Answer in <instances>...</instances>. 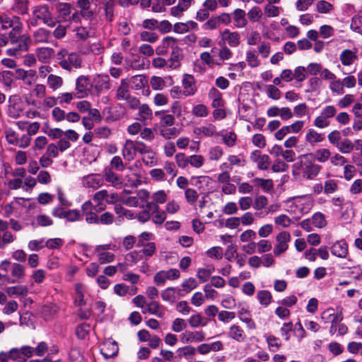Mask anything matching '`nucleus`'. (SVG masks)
Masks as SVG:
<instances>
[{
  "label": "nucleus",
  "mask_w": 362,
  "mask_h": 362,
  "mask_svg": "<svg viewBox=\"0 0 362 362\" xmlns=\"http://www.w3.org/2000/svg\"><path fill=\"white\" fill-rule=\"evenodd\" d=\"M104 177L105 180L115 187H119L122 185V178L110 168L105 169Z\"/></svg>",
  "instance_id": "nucleus-27"
},
{
  "label": "nucleus",
  "mask_w": 362,
  "mask_h": 362,
  "mask_svg": "<svg viewBox=\"0 0 362 362\" xmlns=\"http://www.w3.org/2000/svg\"><path fill=\"white\" fill-rule=\"evenodd\" d=\"M11 275L14 279H11L6 276V281L10 284H14L16 281H20L25 276V267L20 264L15 263L11 266Z\"/></svg>",
  "instance_id": "nucleus-22"
},
{
  "label": "nucleus",
  "mask_w": 362,
  "mask_h": 362,
  "mask_svg": "<svg viewBox=\"0 0 362 362\" xmlns=\"http://www.w3.org/2000/svg\"><path fill=\"white\" fill-rule=\"evenodd\" d=\"M142 313L144 314L148 313L158 317H162L164 315V309L158 301L153 300L146 304V308L142 310Z\"/></svg>",
  "instance_id": "nucleus-23"
},
{
  "label": "nucleus",
  "mask_w": 362,
  "mask_h": 362,
  "mask_svg": "<svg viewBox=\"0 0 362 362\" xmlns=\"http://www.w3.org/2000/svg\"><path fill=\"white\" fill-rule=\"evenodd\" d=\"M47 84L51 90L57 91L63 86L64 80L59 76L50 74L47 76Z\"/></svg>",
  "instance_id": "nucleus-28"
},
{
  "label": "nucleus",
  "mask_w": 362,
  "mask_h": 362,
  "mask_svg": "<svg viewBox=\"0 0 362 362\" xmlns=\"http://www.w3.org/2000/svg\"><path fill=\"white\" fill-rule=\"evenodd\" d=\"M228 337L239 343L244 342L247 338L243 329L237 325H232L229 327Z\"/></svg>",
  "instance_id": "nucleus-15"
},
{
  "label": "nucleus",
  "mask_w": 362,
  "mask_h": 362,
  "mask_svg": "<svg viewBox=\"0 0 362 362\" xmlns=\"http://www.w3.org/2000/svg\"><path fill=\"white\" fill-rule=\"evenodd\" d=\"M182 286L186 293H189L197 288V282L194 278L190 277L182 282Z\"/></svg>",
  "instance_id": "nucleus-64"
},
{
  "label": "nucleus",
  "mask_w": 362,
  "mask_h": 362,
  "mask_svg": "<svg viewBox=\"0 0 362 362\" xmlns=\"http://www.w3.org/2000/svg\"><path fill=\"white\" fill-rule=\"evenodd\" d=\"M291 240V235L286 231L279 233L276 237V245L274 249V254L279 256L281 254L287 250L288 243Z\"/></svg>",
  "instance_id": "nucleus-10"
},
{
  "label": "nucleus",
  "mask_w": 362,
  "mask_h": 362,
  "mask_svg": "<svg viewBox=\"0 0 362 362\" xmlns=\"http://www.w3.org/2000/svg\"><path fill=\"white\" fill-rule=\"evenodd\" d=\"M180 277V272L177 269H170L168 271H159L157 272L154 277V282L160 286L163 285L166 280H174Z\"/></svg>",
  "instance_id": "nucleus-9"
},
{
  "label": "nucleus",
  "mask_w": 362,
  "mask_h": 362,
  "mask_svg": "<svg viewBox=\"0 0 362 362\" xmlns=\"http://www.w3.org/2000/svg\"><path fill=\"white\" fill-rule=\"evenodd\" d=\"M282 8L279 7L272 4H266L264 7V12L265 15L269 18L277 17L281 11H282Z\"/></svg>",
  "instance_id": "nucleus-41"
},
{
  "label": "nucleus",
  "mask_w": 362,
  "mask_h": 362,
  "mask_svg": "<svg viewBox=\"0 0 362 362\" xmlns=\"http://www.w3.org/2000/svg\"><path fill=\"white\" fill-rule=\"evenodd\" d=\"M0 25L3 30L11 28V30L9 32V37L17 34H21L23 30V23L20 18L17 16L8 18L4 16Z\"/></svg>",
  "instance_id": "nucleus-6"
},
{
  "label": "nucleus",
  "mask_w": 362,
  "mask_h": 362,
  "mask_svg": "<svg viewBox=\"0 0 362 362\" xmlns=\"http://www.w3.org/2000/svg\"><path fill=\"white\" fill-rule=\"evenodd\" d=\"M130 95L129 79L123 78L116 90L115 98L117 100H125Z\"/></svg>",
  "instance_id": "nucleus-14"
},
{
  "label": "nucleus",
  "mask_w": 362,
  "mask_h": 362,
  "mask_svg": "<svg viewBox=\"0 0 362 362\" xmlns=\"http://www.w3.org/2000/svg\"><path fill=\"white\" fill-rule=\"evenodd\" d=\"M305 141L310 146H315L317 144L324 141L325 136L314 129H309L305 134Z\"/></svg>",
  "instance_id": "nucleus-25"
},
{
  "label": "nucleus",
  "mask_w": 362,
  "mask_h": 362,
  "mask_svg": "<svg viewBox=\"0 0 362 362\" xmlns=\"http://www.w3.org/2000/svg\"><path fill=\"white\" fill-rule=\"evenodd\" d=\"M330 90L338 95H341L344 93L342 82L340 80L334 79L329 84Z\"/></svg>",
  "instance_id": "nucleus-63"
},
{
  "label": "nucleus",
  "mask_w": 362,
  "mask_h": 362,
  "mask_svg": "<svg viewBox=\"0 0 362 362\" xmlns=\"http://www.w3.org/2000/svg\"><path fill=\"white\" fill-rule=\"evenodd\" d=\"M90 325L87 323H82L76 327V334L79 339H84L90 332Z\"/></svg>",
  "instance_id": "nucleus-56"
},
{
  "label": "nucleus",
  "mask_w": 362,
  "mask_h": 362,
  "mask_svg": "<svg viewBox=\"0 0 362 362\" xmlns=\"http://www.w3.org/2000/svg\"><path fill=\"white\" fill-rule=\"evenodd\" d=\"M204 338L205 333L203 331H185L180 335V340L184 344H187L192 341H202L204 339Z\"/></svg>",
  "instance_id": "nucleus-17"
},
{
  "label": "nucleus",
  "mask_w": 362,
  "mask_h": 362,
  "mask_svg": "<svg viewBox=\"0 0 362 362\" xmlns=\"http://www.w3.org/2000/svg\"><path fill=\"white\" fill-rule=\"evenodd\" d=\"M204 158L202 155H192L189 156V165L195 168H200L203 166Z\"/></svg>",
  "instance_id": "nucleus-50"
},
{
  "label": "nucleus",
  "mask_w": 362,
  "mask_h": 362,
  "mask_svg": "<svg viewBox=\"0 0 362 362\" xmlns=\"http://www.w3.org/2000/svg\"><path fill=\"white\" fill-rule=\"evenodd\" d=\"M252 182L257 186H259L262 188V189L265 192H269L272 190L274 187L273 182L270 179H263V178H255Z\"/></svg>",
  "instance_id": "nucleus-40"
},
{
  "label": "nucleus",
  "mask_w": 362,
  "mask_h": 362,
  "mask_svg": "<svg viewBox=\"0 0 362 362\" xmlns=\"http://www.w3.org/2000/svg\"><path fill=\"white\" fill-rule=\"evenodd\" d=\"M52 38V33L43 28L35 30L33 33V39L35 43H49Z\"/></svg>",
  "instance_id": "nucleus-20"
},
{
  "label": "nucleus",
  "mask_w": 362,
  "mask_h": 362,
  "mask_svg": "<svg viewBox=\"0 0 362 362\" xmlns=\"http://www.w3.org/2000/svg\"><path fill=\"white\" fill-rule=\"evenodd\" d=\"M232 19L234 25L237 28H243L247 25V19L246 18L245 11L241 8H236L232 13Z\"/></svg>",
  "instance_id": "nucleus-19"
},
{
  "label": "nucleus",
  "mask_w": 362,
  "mask_h": 362,
  "mask_svg": "<svg viewBox=\"0 0 362 362\" xmlns=\"http://www.w3.org/2000/svg\"><path fill=\"white\" fill-rule=\"evenodd\" d=\"M223 155V151L219 146H216L210 148L209 152V159L211 160H218Z\"/></svg>",
  "instance_id": "nucleus-54"
},
{
  "label": "nucleus",
  "mask_w": 362,
  "mask_h": 362,
  "mask_svg": "<svg viewBox=\"0 0 362 362\" xmlns=\"http://www.w3.org/2000/svg\"><path fill=\"white\" fill-rule=\"evenodd\" d=\"M221 40L230 47H237L240 43V35L235 31L231 32L226 29L221 34Z\"/></svg>",
  "instance_id": "nucleus-13"
},
{
  "label": "nucleus",
  "mask_w": 362,
  "mask_h": 362,
  "mask_svg": "<svg viewBox=\"0 0 362 362\" xmlns=\"http://www.w3.org/2000/svg\"><path fill=\"white\" fill-rule=\"evenodd\" d=\"M15 72L16 78L22 81H25L28 77L35 78L36 76V72L33 70L28 71L23 69H17Z\"/></svg>",
  "instance_id": "nucleus-51"
},
{
  "label": "nucleus",
  "mask_w": 362,
  "mask_h": 362,
  "mask_svg": "<svg viewBox=\"0 0 362 362\" xmlns=\"http://www.w3.org/2000/svg\"><path fill=\"white\" fill-rule=\"evenodd\" d=\"M331 152L328 148H322L317 149L313 153V160L319 163H325L330 159Z\"/></svg>",
  "instance_id": "nucleus-33"
},
{
  "label": "nucleus",
  "mask_w": 362,
  "mask_h": 362,
  "mask_svg": "<svg viewBox=\"0 0 362 362\" xmlns=\"http://www.w3.org/2000/svg\"><path fill=\"white\" fill-rule=\"evenodd\" d=\"M81 218V213L77 209L66 210L65 217L68 221L74 222L80 220Z\"/></svg>",
  "instance_id": "nucleus-60"
},
{
  "label": "nucleus",
  "mask_w": 362,
  "mask_h": 362,
  "mask_svg": "<svg viewBox=\"0 0 362 362\" xmlns=\"http://www.w3.org/2000/svg\"><path fill=\"white\" fill-rule=\"evenodd\" d=\"M5 137L8 144L21 148H27L31 142V138H29V135L20 134L12 129H8L5 131Z\"/></svg>",
  "instance_id": "nucleus-5"
},
{
  "label": "nucleus",
  "mask_w": 362,
  "mask_h": 362,
  "mask_svg": "<svg viewBox=\"0 0 362 362\" xmlns=\"http://www.w3.org/2000/svg\"><path fill=\"white\" fill-rule=\"evenodd\" d=\"M34 18L30 21L32 25H37V21L40 20L44 24L49 27L53 28L56 23L47 5H41L35 6L33 11Z\"/></svg>",
  "instance_id": "nucleus-4"
},
{
  "label": "nucleus",
  "mask_w": 362,
  "mask_h": 362,
  "mask_svg": "<svg viewBox=\"0 0 362 362\" xmlns=\"http://www.w3.org/2000/svg\"><path fill=\"white\" fill-rule=\"evenodd\" d=\"M129 84L132 83V88L134 90H141L148 85V78L144 75H136L129 79Z\"/></svg>",
  "instance_id": "nucleus-30"
},
{
  "label": "nucleus",
  "mask_w": 362,
  "mask_h": 362,
  "mask_svg": "<svg viewBox=\"0 0 362 362\" xmlns=\"http://www.w3.org/2000/svg\"><path fill=\"white\" fill-rule=\"evenodd\" d=\"M81 183L83 187L86 188L97 189L103 185L104 181L99 174H89L82 177Z\"/></svg>",
  "instance_id": "nucleus-11"
},
{
  "label": "nucleus",
  "mask_w": 362,
  "mask_h": 362,
  "mask_svg": "<svg viewBox=\"0 0 362 362\" xmlns=\"http://www.w3.org/2000/svg\"><path fill=\"white\" fill-rule=\"evenodd\" d=\"M312 223L317 228H324L327 225L324 214L320 212L314 214L312 216Z\"/></svg>",
  "instance_id": "nucleus-45"
},
{
  "label": "nucleus",
  "mask_w": 362,
  "mask_h": 362,
  "mask_svg": "<svg viewBox=\"0 0 362 362\" xmlns=\"http://www.w3.org/2000/svg\"><path fill=\"white\" fill-rule=\"evenodd\" d=\"M91 84L88 77L80 76L76 81V98H82L88 95Z\"/></svg>",
  "instance_id": "nucleus-7"
},
{
  "label": "nucleus",
  "mask_w": 362,
  "mask_h": 362,
  "mask_svg": "<svg viewBox=\"0 0 362 362\" xmlns=\"http://www.w3.org/2000/svg\"><path fill=\"white\" fill-rule=\"evenodd\" d=\"M316 9L320 13H328L333 10V6L325 0H321L316 4Z\"/></svg>",
  "instance_id": "nucleus-48"
},
{
  "label": "nucleus",
  "mask_w": 362,
  "mask_h": 362,
  "mask_svg": "<svg viewBox=\"0 0 362 362\" xmlns=\"http://www.w3.org/2000/svg\"><path fill=\"white\" fill-rule=\"evenodd\" d=\"M6 292L11 297L13 296H25L28 294V291L25 286H16L8 287Z\"/></svg>",
  "instance_id": "nucleus-36"
},
{
  "label": "nucleus",
  "mask_w": 362,
  "mask_h": 362,
  "mask_svg": "<svg viewBox=\"0 0 362 362\" xmlns=\"http://www.w3.org/2000/svg\"><path fill=\"white\" fill-rule=\"evenodd\" d=\"M124 180V185L131 187H136L141 184L140 176L138 174L126 175Z\"/></svg>",
  "instance_id": "nucleus-43"
},
{
  "label": "nucleus",
  "mask_w": 362,
  "mask_h": 362,
  "mask_svg": "<svg viewBox=\"0 0 362 362\" xmlns=\"http://www.w3.org/2000/svg\"><path fill=\"white\" fill-rule=\"evenodd\" d=\"M209 98L211 100V105L214 108L221 107L224 103L222 94L215 88H211L209 92Z\"/></svg>",
  "instance_id": "nucleus-29"
},
{
  "label": "nucleus",
  "mask_w": 362,
  "mask_h": 362,
  "mask_svg": "<svg viewBox=\"0 0 362 362\" xmlns=\"http://www.w3.org/2000/svg\"><path fill=\"white\" fill-rule=\"evenodd\" d=\"M175 124V117L172 115L163 114L160 117V123L155 124L153 129L157 130L158 127H172Z\"/></svg>",
  "instance_id": "nucleus-38"
},
{
  "label": "nucleus",
  "mask_w": 362,
  "mask_h": 362,
  "mask_svg": "<svg viewBox=\"0 0 362 362\" xmlns=\"http://www.w3.org/2000/svg\"><path fill=\"white\" fill-rule=\"evenodd\" d=\"M54 51L50 47H41L36 50V56L39 61L42 63H48L53 57Z\"/></svg>",
  "instance_id": "nucleus-26"
},
{
  "label": "nucleus",
  "mask_w": 362,
  "mask_h": 362,
  "mask_svg": "<svg viewBox=\"0 0 362 362\" xmlns=\"http://www.w3.org/2000/svg\"><path fill=\"white\" fill-rule=\"evenodd\" d=\"M250 159L257 163L258 168L260 170H267L271 163L269 156L266 154H262L258 151H255L251 153Z\"/></svg>",
  "instance_id": "nucleus-12"
},
{
  "label": "nucleus",
  "mask_w": 362,
  "mask_h": 362,
  "mask_svg": "<svg viewBox=\"0 0 362 362\" xmlns=\"http://www.w3.org/2000/svg\"><path fill=\"white\" fill-rule=\"evenodd\" d=\"M57 58L60 67L68 71L81 67L82 59L76 52H69L66 49H62L57 54Z\"/></svg>",
  "instance_id": "nucleus-2"
},
{
  "label": "nucleus",
  "mask_w": 362,
  "mask_h": 362,
  "mask_svg": "<svg viewBox=\"0 0 362 362\" xmlns=\"http://www.w3.org/2000/svg\"><path fill=\"white\" fill-rule=\"evenodd\" d=\"M13 74L10 71H0V82L2 83L5 86H11L13 79Z\"/></svg>",
  "instance_id": "nucleus-46"
},
{
  "label": "nucleus",
  "mask_w": 362,
  "mask_h": 362,
  "mask_svg": "<svg viewBox=\"0 0 362 362\" xmlns=\"http://www.w3.org/2000/svg\"><path fill=\"white\" fill-rule=\"evenodd\" d=\"M354 144L349 139H344L343 141L337 144V148L342 153H349L354 149Z\"/></svg>",
  "instance_id": "nucleus-42"
},
{
  "label": "nucleus",
  "mask_w": 362,
  "mask_h": 362,
  "mask_svg": "<svg viewBox=\"0 0 362 362\" xmlns=\"http://www.w3.org/2000/svg\"><path fill=\"white\" fill-rule=\"evenodd\" d=\"M192 114L196 117H205L209 114L207 107L203 104H199L193 107Z\"/></svg>",
  "instance_id": "nucleus-52"
},
{
  "label": "nucleus",
  "mask_w": 362,
  "mask_h": 362,
  "mask_svg": "<svg viewBox=\"0 0 362 362\" xmlns=\"http://www.w3.org/2000/svg\"><path fill=\"white\" fill-rule=\"evenodd\" d=\"M182 86L183 94L185 96L192 95L197 90L194 78L192 75L186 74L184 76Z\"/></svg>",
  "instance_id": "nucleus-21"
},
{
  "label": "nucleus",
  "mask_w": 362,
  "mask_h": 362,
  "mask_svg": "<svg viewBox=\"0 0 362 362\" xmlns=\"http://www.w3.org/2000/svg\"><path fill=\"white\" fill-rule=\"evenodd\" d=\"M185 197L188 204L194 205L199 198V194L192 188H187L185 192Z\"/></svg>",
  "instance_id": "nucleus-49"
},
{
  "label": "nucleus",
  "mask_w": 362,
  "mask_h": 362,
  "mask_svg": "<svg viewBox=\"0 0 362 362\" xmlns=\"http://www.w3.org/2000/svg\"><path fill=\"white\" fill-rule=\"evenodd\" d=\"M247 16L250 22H258L262 17V9L258 6H253L249 10Z\"/></svg>",
  "instance_id": "nucleus-39"
},
{
  "label": "nucleus",
  "mask_w": 362,
  "mask_h": 362,
  "mask_svg": "<svg viewBox=\"0 0 362 362\" xmlns=\"http://www.w3.org/2000/svg\"><path fill=\"white\" fill-rule=\"evenodd\" d=\"M175 291L176 288L173 287H168L163 291L161 293L163 300L171 303H175L176 300Z\"/></svg>",
  "instance_id": "nucleus-44"
},
{
  "label": "nucleus",
  "mask_w": 362,
  "mask_h": 362,
  "mask_svg": "<svg viewBox=\"0 0 362 362\" xmlns=\"http://www.w3.org/2000/svg\"><path fill=\"white\" fill-rule=\"evenodd\" d=\"M2 233L3 234L1 235V238L0 249L5 248L6 245L13 243L15 240L13 234L7 230Z\"/></svg>",
  "instance_id": "nucleus-55"
},
{
  "label": "nucleus",
  "mask_w": 362,
  "mask_h": 362,
  "mask_svg": "<svg viewBox=\"0 0 362 362\" xmlns=\"http://www.w3.org/2000/svg\"><path fill=\"white\" fill-rule=\"evenodd\" d=\"M76 5L81 9V13L83 17L90 18L93 16V12L90 10L89 0H76Z\"/></svg>",
  "instance_id": "nucleus-34"
},
{
  "label": "nucleus",
  "mask_w": 362,
  "mask_h": 362,
  "mask_svg": "<svg viewBox=\"0 0 362 362\" xmlns=\"http://www.w3.org/2000/svg\"><path fill=\"white\" fill-rule=\"evenodd\" d=\"M122 156L127 160H132L136 156L134 141L130 139L126 141L123 149Z\"/></svg>",
  "instance_id": "nucleus-31"
},
{
  "label": "nucleus",
  "mask_w": 362,
  "mask_h": 362,
  "mask_svg": "<svg viewBox=\"0 0 362 362\" xmlns=\"http://www.w3.org/2000/svg\"><path fill=\"white\" fill-rule=\"evenodd\" d=\"M188 322L192 328H197L206 326L207 320L202 317L200 314H195L189 317Z\"/></svg>",
  "instance_id": "nucleus-35"
},
{
  "label": "nucleus",
  "mask_w": 362,
  "mask_h": 362,
  "mask_svg": "<svg viewBox=\"0 0 362 362\" xmlns=\"http://www.w3.org/2000/svg\"><path fill=\"white\" fill-rule=\"evenodd\" d=\"M195 132L200 136H212L216 133V127L211 124L197 128Z\"/></svg>",
  "instance_id": "nucleus-37"
},
{
  "label": "nucleus",
  "mask_w": 362,
  "mask_h": 362,
  "mask_svg": "<svg viewBox=\"0 0 362 362\" xmlns=\"http://www.w3.org/2000/svg\"><path fill=\"white\" fill-rule=\"evenodd\" d=\"M94 88L99 94L101 91L111 88L110 79L107 75H98L94 78Z\"/></svg>",
  "instance_id": "nucleus-16"
},
{
  "label": "nucleus",
  "mask_w": 362,
  "mask_h": 362,
  "mask_svg": "<svg viewBox=\"0 0 362 362\" xmlns=\"http://www.w3.org/2000/svg\"><path fill=\"white\" fill-rule=\"evenodd\" d=\"M115 255L110 252H98V261L100 264H107L114 261Z\"/></svg>",
  "instance_id": "nucleus-58"
},
{
  "label": "nucleus",
  "mask_w": 362,
  "mask_h": 362,
  "mask_svg": "<svg viewBox=\"0 0 362 362\" xmlns=\"http://www.w3.org/2000/svg\"><path fill=\"white\" fill-rule=\"evenodd\" d=\"M100 350L104 358L107 359L117 355L119 347L115 341L107 339L100 345Z\"/></svg>",
  "instance_id": "nucleus-8"
},
{
  "label": "nucleus",
  "mask_w": 362,
  "mask_h": 362,
  "mask_svg": "<svg viewBox=\"0 0 362 362\" xmlns=\"http://www.w3.org/2000/svg\"><path fill=\"white\" fill-rule=\"evenodd\" d=\"M257 297L262 305L267 306L271 303L272 294L268 291L262 290L258 291Z\"/></svg>",
  "instance_id": "nucleus-47"
},
{
  "label": "nucleus",
  "mask_w": 362,
  "mask_h": 362,
  "mask_svg": "<svg viewBox=\"0 0 362 362\" xmlns=\"http://www.w3.org/2000/svg\"><path fill=\"white\" fill-rule=\"evenodd\" d=\"M258 52L263 58H267L271 52V45L268 42H262L258 47Z\"/></svg>",
  "instance_id": "nucleus-62"
},
{
  "label": "nucleus",
  "mask_w": 362,
  "mask_h": 362,
  "mask_svg": "<svg viewBox=\"0 0 362 362\" xmlns=\"http://www.w3.org/2000/svg\"><path fill=\"white\" fill-rule=\"evenodd\" d=\"M321 170L322 166L315 163L313 160V153H310L298 157L292 166V174L296 178L313 180L319 175Z\"/></svg>",
  "instance_id": "nucleus-1"
},
{
  "label": "nucleus",
  "mask_w": 362,
  "mask_h": 362,
  "mask_svg": "<svg viewBox=\"0 0 362 362\" xmlns=\"http://www.w3.org/2000/svg\"><path fill=\"white\" fill-rule=\"evenodd\" d=\"M139 115L142 120L149 119L152 115V110L147 104L140 105L139 107Z\"/></svg>",
  "instance_id": "nucleus-57"
},
{
  "label": "nucleus",
  "mask_w": 362,
  "mask_h": 362,
  "mask_svg": "<svg viewBox=\"0 0 362 362\" xmlns=\"http://www.w3.org/2000/svg\"><path fill=\"white\" fill-rule=\"evenodd\" d=\"M356 50L344 49L340 55L339 59L344 66H350L357 59Z\"/></svg>",
  "instance_id": "nucleus-24"
},
{
  "label": "nucleus",
  "mask_w": 362,
  "mask_h": 362,
  "mask_svg": "<svg viewBox=\"0 0 362 362\" xmlns=\"http://www.w3.org/2000/svg\"><path fill=\"white\" fill-rule=\"evenodd\" d=\"M268 204L267 198L264 195H259L255 197L253 208L257 210L264 209Z\"/></svg>",
  "instance_id": "nucleus-59"
},
{
  "label": "nucleus",
  "mask_w": 362,
  "mask_h": 362,
  "mask_svg": "<svg viewBox=\"0 0 362 362\" xmlns=\"http://www.w3.org/2000/svg\"><path fill=\"white\" fill-rule=\"evenodd\" d=\"M156 131L165 139L175 138L180 134L179 130L175 127H158Z\"/></svg>",
  "instance_id": "nucleus-32"
},
{
  "label": "nucleus",
  "mask_w": 362,
  "mask_h": 362,
  "mask_svg": "<svg viewBox=\"0 0 362 362\" xmlns=\"http://www.w3.org/2000/svg\"><path fill=\"white\" fill-rule=\"evenodd\" d=\"M331 252L337 257L345 258L348 255V245L344 240H338L332 245Z\"/></svg>",
  "instance_id": "nucleus-18"
},
{
  "label": "nucleus",
  "mask_w": 362,
  "mask_h": 362,
  "mask_svg": "<svg viewBox=\"0 0 362 362\" xmlns=\"http://www.w3.org/2000/svg\"><path fill=\"white\" fill-rule=\"evenodd\" d=\"M246 61L251 67H257L260 64V61L255 51H248L247 52Z\"/></svg>",
  "instance_id": "nucleus-53"
},
{
  "label": "nucleus",
  "mask_w": 362,
  "mask_h": 362,
  "mask_svg": "<svg viewBox=\"0 0 362 362\" xmlns=\"http://www.w3.org/2000/svg\"><path fill=\"white\" fill-rule=\"evenodd\" d=\"M11 47L6 50V54L15 58H20L28 49V42L30 38L27 35L17 34L9 37Z\"/></svg>",
  "instance_id": "nucleus-3"
},
{
  "label": "nucleus",
  "mask_w": 362,
  "mask_h": 362,
  "mask_svg": "<svg viewBox=\"0 0 362 362\" xmlns=\"http://www.w3.org/2000/svg\"><path fill=\"white\" fill-rule=\"evenodd\" d=\"M288 168V165L280 159L275 160L272 167V170L274 173L285 172Z\"/></svg>",
  "instance_id": "nucleus-61"
}]
</instances>
